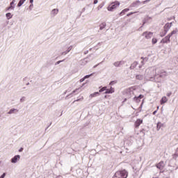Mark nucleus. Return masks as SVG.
Returning <instances> with one entry per match:
<instances>
[{"label":"nucleus","mask_w":178,"mask_h":178,"mask_svg":"<svg viewBox=\"0 0 178 178\" xmlns=\"http://www.w3.org/2000/svg\"><path fill=\"white\" fill-rule=\"evenodd\" d=\"M104 91H106V86L102 88L99 90V92H104Z\"/></svg>","instance_id":"aec40b11"},{"label":"nucleus","mask_w":178,"mask_h":178,"mask_svg":"<svg viewBox=\"0 0 178 178\" xmlns=\"http://www.w3.org/2000/svg\"><path fill=\"white\" fill-rule=\"evenodd\" d=\"M157 109H159V106L157 107Z\"/></svg>","instance_id":"a19ab883"},{"label":"nucleus","mask_w":178,"mask_h":178,"mask_svg":"<svg viewBox=\"0 0 178 178\" xmlns=\"http://www.w3.org/2000/svg\"><path fill=\"white\" fill-rule=\"evenodd\" d=\"M160 74H161V76H162V73H161Z\"/></svg>","instance_id":"79ce46f5"},{"label":"nucleus","mask_w":178,"mask_h":178,"mask_svg":"<svg viewBox=\"0 0 178 178\" xmlns=\"http://www.w3.org/2000/svg\"><path fill=\"white\" fill-rule=\"evenodd\" d=\"M147 2H149V0H145L144 1H143V3H147Z\"/></svg>","instance_id":"c756f323"},{"label":"nucleus","mask_w":178,"mask_h":178,"mask_svg":"<svg viewBox=\"0 0 178 178\" xmlns=\"http://www.w3.org/2000/svg\"><path fill=\"white\" fill-rule=\"evenodd\" d=\"M15 2H16V1L13 0V1L10 3V6L7 8V10H10V9L15 8V7L13 6V5H15Z\"/></svg>","instance_id":"9d476101"},{"label":"nucleus","mask_w":178,"mask_h":178,"mask_svg":"<svg viewBox=\"0 0 178 178\" xmlns=\"http://www.w3.org/2000/svg\"><path fill=\"white\" fill-rule=\"evenodd\" d=\"M162 73H164V74H166V72L165 71H162Z\"/></svg>","instance_id":"ea45409f"},{"label":"nucleus","mask_w":178,"mask_h":178,"mask_svg":"<svg viewBox=\"0 0 178 178\" xmlns=\"http://www.w3.org/2000/svg\"><path fill=\"white\" fill-rule=\"evenodd\" d=\"M172 27V22L171 23H167L164 26V34L163 35H166V33L169 31V29Z\"/></svg>","instance_id":"39448f33"},{"label":"nucleus","mask_w":178,"mask_h":178,"mask_svg":"<svg viewBox=\"0 0 178 178\" xmlns=\"http://www.w3.org/2000/svg\"><path fill=\"white\" fill-rule=\"evenodd\" d=\"M60 62H62V60L57 61L56 65H59V63H60Z\"/></svg>","instance_id":"72a5a7b5"},{"label":"nucleus","mask_w":178,"mask_h":178,"mask_svg":"<svg viewBox=\"0 0 178 178\" xmlns=\"http://www.w3.org/2000/svg\"><path fill=\"white\" fill-rule=\"evenodd\" d=\"M84 80H86V78L83 77V78L81 79L79 81H80V83H83V81H84Z\"/></svg>","instance_id":"bb28decb"},{"label":"nucleus","mask_w":178,"mask_h":178,"mask_svg":"<svg viewBox=\"0 0 178 178\" xmlns=\"http://www.w3.org/2000/svg\"><path fill=\"white\" fill-rule=\"evenodd\" d=\"M142 123H143V120L137 119L136 121L135 122L136 129H138V127H140V124H142Z\"/></svg>","instance_id":"0eeeda50"},{"label":"nucleus","mask_w":178,"mask_h":178,"mask_svg":"<svg viewBox=\"0 0 178 178\" xmlns=\"http://www.w3.org/2000/svg\"><path fill=\"white\" fill-rule=\"evenodd\" d=\"M120 6V2H119L118 1H115L114 2H112L111 4H110L107 10L109 12H113V10H115V9H116V8L119 7Z\"/></svg>","instance_id":"f03ea898"},{"label":"nucleus","mask_w":178,"mask_h":178,"mask_svg":"<svg viewBox=\"0 0 178 178\" xmlns=\"http://www.w3.org/2000/svg\"><path fill=\"white\" fill-rule=\"evenodd\" d=\"M99 27H100L99 28L100 30H104V29H105V27H106V23H105V22L102 23L100 24Z\"/></svg>","instance_id":"ddd939ff"},{"label":"nucleus","mask_w":178,"mask_h":178,"mask_svg":"<svg viewBox=\"0 0 178 178\" xmlns=\"http://www.w3.org/2000/svg\"><path fill=\"white\" fill-rule=\"evenodd\" d=\"M130 15H133V13H131L129 14H127V16H130Z\"/></svg>","instance_id":"f704fd0d"},{"label":"nucleus","mask_w":178,"mask_h":178,"mask_svg":"<svg viewBox=\"0 0 178 178\" xmlns=\"http://www.w3.org/2000/svg\"><path fill=\"white\" fill-rule=\"evenodd\" d=\"M15 112H19V111H17V109H11L10 110V111L8 112V114L10 115L12 113H15Z\"/></svg>","instance_id":"a211bd4d"},{"label":"nucleus","mask_w":178,"mask_h":178,"mask_svg":"<svg viewBox=\"0 0 178 178\" xmlns=\"http://www.w3.org/2000/svg\"><path fill=\"white\" fill-rule=\"evenodd\" d=\"M171 95H172V92H169V93L167 94V97H170Z\"/></svg>","instance_id":"7c9ffc66"},{"label":"nucleus","mask_w":178,"mask_h":178,"mask_svg":"<svg viewBox=\"0 0 178 178\" xmlns=\"http://www.w3.org/2000/svg\"><path fill=\"white\" fill-rule=\"evenodd\" d=\"M6 176V173H3L1 176H0V178H5Z\"/></svg>","instance_id":"a878e982"},{"label":"nucleus","mask_w":178,"mask_h":178,"mask_svg":"<svg viewBox=\"0 0 178 178\" xmlns=\"http://www.w3.org/2000/svg\"><path fill=\"white\" fill-rule=\"evenodd\" d=\"M76 102H79V101H80V99H78L74 101V102H76Z\"/></svg>","instance_id":"4c0bfd02"},{"label":"nucleus","mask_w":178,"mask_h":178,"mask_svg":"<svg viewBox=\"0 0 178 178\" xmlns=\"http://www.w3.org/2000/svg\"><path fill=\"white\" fill-rule=\"evenodd\" d=\"M94 3H95V5L97 4V3H98V0H95V1H94Z\"/></svg>","instance_id":"2f4dec72"},{"label":"nucleus","mask_w":178,"mask_h":178,"mask_svg":"<svg viewBox=\"0 0 178 178\" xmlns=\"http://www.w3.org/2000/svg\"><path fill=\"white\" fill-rule=\"evenodd\" d=\"M90 76H91V75H86V76H85L83 78H84L85 80H86V79H88V78L90 77Z\"/></svg>","instance_id":"c85d7f7f"},{"label":"nucleus","mask_w":178,"mask_h":178,"mask_svg":"<svg viewBox=\"0 0 178 178\" xmlns=\"http://www.w3.org/2000/svg\"><path fill=\"white\" fill-rule=\"evenodd\" d=\"M136 79H138V80H141V79H143V77L140 75H137Z\"/></svg>","instance_id":"b1692460"},{"label":"nucleus","mask_w":178,"mask_h":178,"mask_svg":"<svg viewBox=\"0 0 178 178\" xmlns=\"http://www.w3.org/2000/svg\"><path fill=\"white\" fill-rule=\"evenodd\" d=\"M142 35L143 37H145L146 40H151V38H152V35H154V33L149 32V31H145L143 33Z\"/></svg>","instance_id":"20e7f679"},{"label":"nucleus","mask_w":178,"mask_h":178,"mask_svg":"<svg viewBox=\"0 0 178 178\" xmlns=\"http://www.w3.org/2000/svg\"><path fill=\"white\" fill-rule=\"evenodd\" d=\"M176 33H177V31H172L170 34L163 38L161 42L162 44H168V42H170V37H172L173 34H176Z\"/></svg>","instance_id":"7ed1b4c3"},{"label":"nucleus","mask_w":178,"mask_h":178,"mask_svg":"<svg viewBox=\"0 0 178 178\" xmlns=\"http://www.w3.org/2000/svg\"><path fill=\"white\" fill-rule=\"evenodd\" d=\"M23 151V147H21L19 149V152H22Z\"/></svg>","instance_id":"473e14b6"},{"label":"nucleus","mask_w":178,"mask_h":178,"mask_svg":"<svg viewBox=\"0 0 178 178\" xmlns=\"http://www.w3.org/2000/svg\"><path fill=\"white\" fill-rule=\"evenodd\" d=\"M70 49H72V47H70L69 48V50L67 51V52H70Z\"/></svg>","instance_id":"e433bc0d"},{"label":"nucleus","mask_w":178,"mask_h":178,"mask_svg":"<svg viewBox=\"0 0 178 178\" xmlns=\"http://www.w3.org/2000/svg\"><path fill=\"white\" fill-rule=\"evenodd\" d=\"M168 102V98L166 97H163L161 100V105H163V104H166Z\"/></svg>","instance_id":"9b49d317"},{"label":"nucleus","mask_w":178,"mask_h":178,"mask_svg":"<svg viewBox=\"0 0 178 178\" xmlns=\"http://www.w3.org/2000/svg\"><path fill=\"white\" fill-rule=\"evenodd\" d=\"M19 159H20V155H16L11 159V162L13 163H16Z\"/></svg>","instance_id":"6e6552de"},{"label":"nucleus","mask_w":178,"mask_h":178,"mask_svg":"<svg viewBox=\"0 0 178 178\" xmlns=\"http://www.w3.org/2000/svg\"><path fill=\"white\" fill-rule=\"evenodd\" d=\"M58 12H59V10L58 9H54L52 11H51V15L53 16H55V15H58Z\"/></svg>","instance_id":"2eb2a0df"},{"label":"nucleus","mask_w":178,"mask_h":178,"mask_svg":"<svg viewBox=\"0 0 178 178\" xmlns=\"http://www.w3.org/2000/svg\"><path fill=\"white\" fill-rule=\"evenodd\" d=\"M78 90H79V88L75 89V90L72 92V94H74V92H77Z\"/></svg>","instance_id":"cd10ccee"},{"label":"nucleus","mask_w":178,"mask_h":178,"mask_svg":"<svg viewBox=\"0 0 178 178\" xmlns=\"http://www.w3.org/2000/svg\"><path fill=\"white\" fill-rule=\"evenodd\" d=\"M156 166L158 169L162 170V169L165 168V163L163 161H160L159 163L156 165Z\"/></svg>","instance_id":"423d86ee"},{"label":"nucleus","mask_w":178,"mask_h":178,"mask_svg":"<svg viewBox=\"0 0 178 178\" xmlns=\"http://www.w3.org/2000/svg\"><path fill=\"white\" fill-rule=\"evenodd\" d=\"M129 8H125L120 13V16H123L124 15H125L126 12H129Z\"/></svg>","instance_id":"f8f14e48"},{"label":"nucleus","mask_w":178,"mask_h":178,"mask_svg":"<svg viewBox=\"0 0 178 178\" xmlns=\"http://www.w3.org/2000/svg\"><path fill=\"white\" fill-rule=\"evenodd\" d=\"M113 92H115V89L113 88H111L109 89L106 88L104 94H113Z\"/></svg>","instance_id":"1a4fd4ad"},{"label":"nucleus","mask_w":178,"mask_h":178,"mask_svg":"<svg viewBox=\"0 0 178 178\" xmlns=\"http://www.w3.org/2000/svg\"><path fill=\"white\" fill-rule=\"evenodd\" d=\"M152 42L153 44H156V42H158V40L156 38H154L152 40Z\"/></svg>","instance_id":"412c9836"},{"label":"nucleus","mask_w":178,"mask_h":178,"mask_svg":"<svg viewBox=\"0 0 178 178\" xmlns=\"http://www.w3.org/2000/svg\"><path fill=\"white\" fill-rule=\"evenodd\" d=\"M156 112H157V111H154L153 115H156Z\"/></svg>","instance_id":"c9c22d12"},{"label":"nucleus","mask_w":178,"mask_h":178,"mask_svg":"<svg viewBox=\"0 0 178 178\" xmlns=\"http://www.w3.org/2000/svg\"><path fill=\"white\" fill-rule=\"evenodd\" d=\"M33 0H30L31 3H33Z\"/></svg>","instance_id":"58836bf2"},{"label":"nucleus","mask_w":178,"mask_h":178,"mask_svg":"<svg viewBox=\"0 0 178 178\" xmlns=\"http://www.w3.org/2000/svg\"><path fill=\"white\" fill-rule=\"evenodd\" d=\"M118 83V81H112L110 82V86H113V84H116Z\"/></svg>","instance_id":"5701e85b"},{"label":"nucleus","mask_w":178,"mask_h":178,"mask_svg":"<svg viewBox=\"0 0 178 178\" xmlns=\"http://www.w3.org/2000/svg\"><path fill=\"white\" fill-rule=\"evenodd\" d=\"M97 95H99V92H95L90 95V98H94L97 97Z\"/></svg>","instance_id":"4468645a"},{"label":"nucleus","mask_w":178,"mask_h":178,"mask_svg":"<svg viewBox=\"0 0 178 178\" xmlns=\"http://www.w3.org/2000/svg\"><path fill=\"white\" fill-rule=\"evenodd\" d=\"M8 20H9V19H12L13 16L12 14L10 13H8L6 15Z\"/></svg>","instance_id":"f3484780"},{"label":"nucleus","mask_w":178,"mask_h":178,"mask_svg":"<svg viewBox=\"0 0 178 178\" xmlns=\"http://www.w3.org/2000/svg\"><path fill=\"white\" fill-rule=\"evenodd\" d=\"M128 173L126 170L117 171L113 178H127Z\"/></svg>","instance_id":"f257e3e1"},{"label":"nucleus","mask_w":178,"mask_h":178,"mask_svg":"<svg viewBox=\"0 0 178 178\" xmlns=\"http://www.w3.org/2000/svg\"><path fill=\"white\" fill-rule=\"evenodd\" d=\"M122 64V62L120 61H117L114 63V66H115L116 67H119L120 65Z\"/></svg>","instance_id":"6ab92c4d"},{"label":"nucleus","mask_w":178,"mask_h":178,"mask_svg":"<svg viewBox=\"0 0 178 178\" xmlns=\"http://www.w3.org/2000/svg\"><path fill=\"white\" fill-rule=\"evenodd\" d=\"M26 2V0H20L17 4V6L20 7L22 5H23Z\"/></svg>","instance_id":"dca6fc26"},{"label":"nucleus","mask_w":178,"mask_h":178,"mask_svg":"<svg viewBox=\"0 0 178 178\" xmlns=\"http://www.w3.org/2000/svg\"><path fill=\"white\" fill-rule=\"evenodd\" d=\"M134 101H136V102H140L141 100H140V99L138 98V97H135L134 98Z\"/></svg>","instance_id":"4be33fe9"},{"label":"nucleus","mask_w":178,"mask_h":178,"mask_svg":"<svg viewBox=\"0 0 178 178\" xmlns=\"http://www.w3.org/2000/svg\"><path fill=\"white\" fill-rule=\"evenodd\" d=\"M138 97L139 98V99H143V98H144V95H140Z\"/></svg>","instance_id":"393cba45"}]
</instances>
